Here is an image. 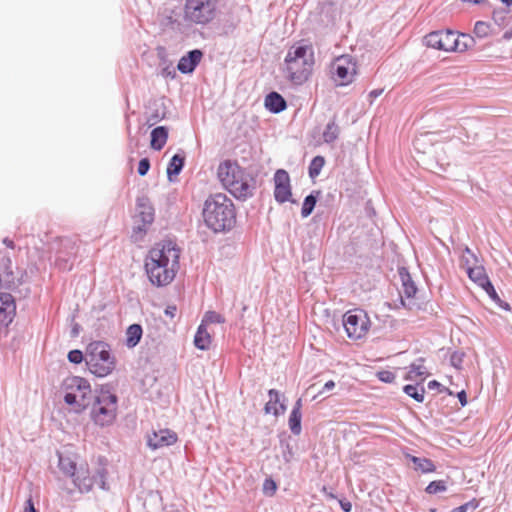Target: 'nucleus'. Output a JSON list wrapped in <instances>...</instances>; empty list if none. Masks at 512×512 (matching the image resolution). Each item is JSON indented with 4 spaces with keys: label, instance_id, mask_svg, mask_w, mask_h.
<instances>
[{
    "label": "nucleus",
    "instance_id": "1",
    "mask_svg": "<svg viewBox=\"0 0 512 512\" xmlns=\"http://www.w3.org/2000/svg\"><path fill=\"white\" fill-rule=\"evenodd\" d=\"M180 254V248L172 241L157 243L145 259L149 281L157 287L170 284L179 270Z\"/></svg>",
    "mask_w": 512,
    "mask_h": 512
},
{
    "label": "nucleus",
    "instance_id": "2",
    "mask_svg": "<svg viewBox=\"0 0 512 512\" xmlns=\"http://www.w3.org/2000/svg\"><path fill=\"white\" fill-rule=\"evenodd\" d=\"M314 65V52L311 46L296 44L289 48L282 67L287 81L300 86L310 77Z\"/></svg>",
    "mask_w": 512,
    "mask_h": 512
},
{
    "label": "nucleus",
    "instance_id": "3",
    "mask_svg": "<svg viewBox=\"0 0 512 512\" xmlns=\"http://www.w3.org/2000/svg\"><path fill=\"white\" fill-rule=\"evenodd\" d=\"M202 216L205 225L214 232L229 230L235 223V208L225 194L217 193L204 203Z\"/></svg>",
    "mask_w": 512,
    "mask_h": 512
},
{
    "label": "nucleus",
    "instance_id": "4",
    "mask_svg": "<svg viewBox=\"0 0 512 512\" xmlns=\"http://www.w3.org/2000/svg\"><path fill=\"white\" fill-rule=\"evenodd\" d=\"M222 185L236 198L246 199L253 195L255 180L236 162L225 161L217 170Z\"/></svg>",
    "mask_w": 512,
    "mask_h": 512
},
{
    "label": "nucleus",
    "instance_id": "5",
    "mask_svg": "<svg viewBox=\"0 0 512 512\" xmlns=\"http://www.w3.org/2000/svg\"><path fill=\"white\" fill-rule=\"evenodd\" d=\"M60 393L69 409L78 414L90 405L94 397L88 380L79 376L66 377L61 383Z\"/></svg>",
    "mask_w": 512,
    "mask_h": 512
},
{
    "label": "nucleus",
    "instance_id": "6",
    "mask_svg": "<svg viewBox=\"0 0 512 512\" xmlns=\"http://www.w3.org/2000/svg\"><path fill=\"white\" fill-rule=\"evenodd\" d=\"M90 416L92 421L100 427L114 423L117 416V396L109 388L102 387L95 392Z\"/></svg>",
    "mask_w": 512,
    "mask_h": 512
},
{
    "label": "nucleus",
    "instance_id": "7",
    "mask_svg": "<svg viewBox=\"0 0 512 512\" xmlns=\"http://www.w3.org/2000/svg\"><path fill=\"white\" fill-rule=\"evenodd\" d=\"M425 44L433 49L445 52H464L473 44V38L454 31H434L425 37Z\"/></svg>",
    "mask_w": 512,
    "mask_h": 512
},
{
    "label": "nucleus",
    "instance_id": "8",
    "mask_svg": "<svg viewBox=\"0 0 512 512\" xmlns=\"http://www.w3.org/2000/svg\"><path fill=\"white\" fill-rule=\"evenodd\" d=\"M86 363L90 372L98 377L109 375L115 368V359L110 353L109 346L102 341L88 345Z\"/></svg>",
    "mask_w": 512,
    "mask_h": 512
},
{
    "label": "nucleus",
    "instance_id": "9",
    "mask_svg": "<svg viewBox=\"0 0 512 512\" xmlns=\"http://www.w3.org/2000/svg\"><path fill=\"white\" fill-rule=\"evenodd\" d=\"M218 13V0H185L183 19L188 24L205 26Z\"/></svg>",
    "mask_w": 512,
    "mask_h": 512
},
{
    "label": "nucleus",
    "instance_id": "10",
    "mask_svg": "<svg viewBox=\"0 0 512 512\" xmlns=\"http://www.w3.org/2000/svg\"><path fill=\"white\" fill-rule=\"evenodd\" d=\"M343 326L349 338L361 339L370 327V320L362 310L348 311L343 316Z\"/></svg>",
    "mask_w": 512,
    "mask_h": 512
},
{
    "label": "nucleus",
    "instance_id": "11",
    "mask_svg": "<svg viewBox=\"0 0 512 512\" xmlns=\"http://www.w3.org/2000/svg\"><path fill=\"white\" fill-rule=\"evenodd\" d=\"M331 73L337 85L346 86L354 80L356 75V63L351 56H340L332 63Z\"/></svg>",
    "mask_w": 512,
    "mask_h": 512
},
{
    "label": "nucleus",
    "instance_id": "12",
    "mask_svg": "<svg viewBox=\"0 0 512 512\" xmlns=\"http://www.w3.org/2000/svg\"><path fill=\"white\" fill-rule=\"evenodd\" d=\"M134 233H143L146 227L154 221V208L150 200L143 196L137 199L136 214H135Z\"/></svg>",
    "mask_w": 512,
    "mask_h": 512
},
{
    "label": "nucleus",
    "instance_id": "13",
    "mask_svg": "<svg viewBox=\"0 0 512 512\" xmlns=\"http://www.w3.org/2000/svg\"><path fill=\"white\" fill-rule=\"evenodd\" d=\"M399 277L402 283L401 305L409 310L418 309L419 305L414 299L417 288L406 268H399Z\"/></svg>",
    "mask_w": 512,
    "mask_h": 512
},
{
    "label": "nucleus",
    "instance_id": "14",
    "mask_svg": "<svg viewBox=\"0 0 512 512\" xmlns=\"http://www.w3.org/2000/svg\"><path fill=\"white\" fill-rule=\"evenodd\" d=\"M466 272L468 277L483 290H485V292L495 303H502L483 266L476 265L474 267H468Z\"/></svg>",
    "mask_w": 512,
    "mask_h": 512
},
{
    "label": "nucleus",
    "instance_id": "15",
    "mask_svg": "<svg viewBox=\"0 0 512 512\" xmlns=\"http://www.w3.org/2000/svg\"><path fill=\"white\" fill-rule=\"evenodd\" d=\"M176 441L177 435L169 429L153 431L147 438V444L152 450L170 446Z\"/></svg>",
    "mask_w": 512,
    "mask_h": 512
},
{
    "label": "nucleus",
    "instance_id": "16",
    "mask_svg": "<svg viewBox=\"0 0 512 512\" xmlns=\"http://www.w3.org/2000/svg\"><path fill=\"white\" fill-rule=\"evenodd\" d=\"M274 181H275V191H274L275 199L280 203L288 201L291 196L290 178H289L288 173L285 170H278L275 173Z\"/></svg>",
    "mask_w": 512,
    "mask_h": 512
},
{
    "label": "nucleus",
    "instance_id": "17",
    "mask_svg": "<svg viewBox=\"0 0 512 512\" xmlns=\"http://www.w3.org/2000/svg\"><path fill=\"white\" fill-rule=\"evenodd\" d=\"M16 305L9 293H0V325L8 326L14 319Z\"/></svg>",
    "mask_w": 512,
    "mask_h": 512
},
{
    "label": "nucleus",
    "instance_id": "18",
    "mask_svg": "<svg viewBox=\"0 0 512 512\" xmlns=\"http://www.w3.org/2000/svg\"><path fill=\"white\" fill-rule=\"evenodd\" d=\"M203 57L201 50L195 49L182 56L178 62L177 69L183 74L192 73Z\"/></svg>",
    "mask_w": 512,
    "mask_h": 512
},
{
    "label": "nucleus",
    "instance_id": "19",
    "mask_svg": "<svg viewBox=\"0 0 512 512\" xmlns=\"http://www.w3.org/2000/svg\"><path fill=\"white\" fill-rule=\"evenodd\" d=\"M269 401L266 403L264 410L266 414H273L279 416L285 413L286 404L285 399L281 400L280 393L275 389H270L268 392Z\"/></svg>",
    "mask_w": 512,
    "mask_h": 512
},
{
    "label": "nucleus",
    "instance_id": "20",
    "mask_svg": "<svg viewBox=\"0 0 512 512\" xmlns=\"http://www.w3.org/2000/svg\"><path fill=\"white\" fill-rule=\"evenodd\" d=\"M73 482L81 492H88L91 490L95 481L94 478L90 476L86 464L79 465L77 473L73 477Z\"/></svg>",
    "mask_w": 512,
    "mask_h": 512
},
{
    "label": "nucleus",
    "instance_id": "21",
    "mask_svg": "<svg viewBox=\"0 0 512 512\" xmlns=\"http://www.w3.org/2000/svg\"><path fill=\"white\" fill-rule=\"evenodd\" d=\"M265 107L272 113H279L285 110L286 101L277 92H271L265 97Z\"/></svg>",
    "mask_w": 512,
    "mask_h": 512
},
{
    "label": "nucleus",
    "instance_id": "22",
    "mask_svg": "<svg viewBox=\"0 0 512 512\" xmlns=\"http://www.w3.org/2000/svg\"><path fill=\"white\" fill-rule=\"evenodd\" d=\"M428 375V371L426 367L423 365L422 361L415 362L410 365L409 370L405 376L406 380L422 382L425 380Z\"/></svg>",
    "mask_w": 512,
    "mask_h": 512
},
{
    "label": "nucleus",
    "instance_id": "23",
    "mask_svg": "<svg viewBox=\"0 0 512 512\" xmlns=\"http://www.w3.org/2000/svg\"><path fill=\"white\" fill-rule=\"evenodd\" d=\"M168 130L164 126L156 127L151 132V147L154 150H161L167 142Z\"/></svg>",
    "mask_w": 512,
    "mask_h": 512
},
{
    "label": "nucleus",
    "instance_id": "24",
    "mask_svg": "<svg viewBox=\"0 0 512 512\" xmlns=\"http://www.w3.org/2000/svg\"><path fill=\"white\" fill-rule=\"evenodd\" d=\"M78 467L76 461L70 456L59 454V468L63 473L73 478L77 473Z\"/></svg>",
    "mask_w": 512,
    "mask_h": 512
},
{
    "label": "nucleus",
    "instance_id": "25",
    "mask_svg": "<svg viewBox=\"0 0 512 512\" xmlns=\"http://www.w3.org/2000/svg\"><path fill=\"white\" fill-rule=\"evenodd\" d=\"M142 337V328L138 324H132L126 331V345L129 348L135 347Z\"/></svg>",
    "mask_w": 512,
    "mask_h": 512
},
{
    "label": "nucleus",
    "instance_id": "26",
    "mask_svg": "<svg viewBox=\"0 0 512 512\" xmlns=\"http://www.w3.org/2000/svg\"><path fill=\"white\" fill-rule=\"evenodd\" d=\"M11 266H12V262H11L10 258H5L4 259L5 274L3 277L0 275V288H2L3 286L10 288L12 286H17L20 284V281L15 282V280L13 278Z\"/></svg>",
    "mask_w": 512,
    "mask_h": 512
},
{
    "label": "nucleus",
    "instance_id": "27",
    "mask_svg": "<svg viewBox=\"0 0 512 512\" xmlns=\"http://www.w3.org/2000/svg\"><path fill=\"white\" fill-rule=\"evenodd\" d=\"M211 342V338L209 333L207 332L205 326L201 324L198 327V330L196 332L195 338H194V344L197 348L201 350L208 349Z\"/></svg>",
    "mask_w": 512,
    "mask_h": 512
},
{
    "label": "nucleus",
    "instance_id": "28",
    "mask_svg": "<svg viewBox=\"0 0 512 512\" xmlns=\"http://www.w3.org/2000/svg\"><path fill=\"white\" fill-rule=\"evenodd\" d=\"M184 165V157L176 154L172 157L168 167H167V176L170 181H172V177L178 175Z\"/></svg>",
    "mask_w": 512,
    "mask_h": 512
},
{
    "label": "nucleus",
    "instance_id": "29",
    "mask_svg": "<svg viewBox=\"0 0 512 512\" xmlns=\"http://www.w3.org/2000/svg\"><path fill=\"white\" fill-rule=\"evenodd\" d=\"M340 128L335 122H329L322 134L325 143H333L339 136Z\"/></svg>",
    "mask_w": 512,
    "mask_h": 512
},
{
    "label": "nucleus",
    "instance_id": "30",
    "mask_svg": "<svg viewBox=\"0 0 512 512\" xmlns=\"http://www.w3.org/2000/svg\"><path fill=\"white\" fill-rule=\"evenodd\" d=\"M404 392L415 399L417 402H423L424 401V393L425 389L424 387L417 385H406L404 387Z\"/></svg>",
    "mask_w": 512,
    "mask_h": 512
},
{
    "label": "nucleus",
    "instance_id": "31",
    "mask_svg": "<svg viewBox=\"0 0 512 512\" xmlns=\"http://www.w3.org/2000/svg\"><path fill=\"white\" fill-rule=\"evenodd\" d=\"M411 460L415 464L416 469L420 470L423 473H430L435 470V465L429 459L413 456Z\"/></svg>",
    "mask_w": 512,
    "mask_h": 512
},
{
    "label": "nucleus",
    "instance_id": "32",
    "mask_svg": "<svg viewBox=\"0 0 512 512\" xmlns=\"http://www.w3.org/2000/svg\"><path fill=\"white\" fill-rule=\"evenodd\" d=\"M301 420H302V413H297V412L290 413V416L288 419V425H289L291 432L294 435H299L302 431Z\"/></svg>",
    "mask_w": 512,
    "mask_h": 512
},
{
    "label": "nucleus",
    "instance_id": "33",
    "mask_svg": "<svg viewBox=\"0 0 512 512\" xmlns=\"http://www.w3.org/2000/svg\"><path fill=\"white\" fill-rule=\"evenodd\" d=\"M477 262L478 260L472 251L469 248H465L461 256V264L466 269V271L468 270V267L476 266Z\"/></svg>",
    "mask_w": 512,
    "mask_h": 512
},
{
    "label": "nucleus",
    "instance_id": "34",
    "mask_svg": "<svg viewBox=\"0 0 512 512\" xmlns=\"http://www.w3.org/2000/svg\"><path fill=\"white\" fill-rule=\"evenodd\" d=\"M324 163V158L321 156H316L313 158L309 166V175L311 178H315L320 174Z\"/></svg>",
    "mask_w": 512,
    "mask_h": 512
},
{
    "label": "nucleus",
    "instance_id": "35",
    "mask_svg": "<svg viewBox=\"0 0 512 512\" xmlns=\"http://www.w3.org/2000/svg\"><path fill=\"white\" fill-rule=\"evenodd\" d=\"M315 204H316V199L313 195H308L305 199H304V203H303V206H302V210H301V214L303 217H308L314 207H315Z\"/></svg>",
    "mask_w": 512,
    "mask_h": 512
},
{
    "label": "nucleus",
    "instance_id": "36",
    "mask_svg": "<svg viewBox=\"0 0 512 512\" xmlns=\"http://www.w3.org/2000/svg\"><path fill=\"white\" fill-rule=\"evenodd\" d=\"M490 32V25L483 21L476 22L474 26V33L479 38L487 37Z\"/></svg>",
    "mask_w": 512,
    "mask_h": 512
},
{
    "label": "nucleus",
    "instance_id": "37",
    "mask_svg": "<svg viewBox=\"0 0 512 512\" xmlns=\"http://www.w3.org/2000/svg\"><path fill=\"white\" fill-rule=\"evenodd\" d=\"M223 322H224V318L219 313H217L215 311H208L205 313L201 324H203L205 326V324L223 323Z\"/></svg>",
    "mask_w": 512,
    "mask_h": 512
},
{
    "label": "nucleus",
    "instance_id": "38",
    "mask_svg": "<svg viewBox=\"0 0 512 512\" xmlns=\"http://www.w3.org/2000/svg\"><path fill=\"white\" fill-rule=\"evenodd\" d=\"M446 484L444 481H432L429 483V485L426 487V492L429 494H436L439 492L446 491Z\"/></svg>",
    "mask_w": 512,
    "mask_h": 512
},
{
    "label": "nucleus",
    "instance_id": "39",
    "mask_svg": "<svg viewBox=\"0 0 512 512\" xmlns=\"http://www.w3.org/2000/svg\"><path fill=\"white\" fill-rule=\"evenodd\" d=\"M160 74L164 78L174 79L176 76V71L172 64H166L161 68Z\"/></svg>",
    "mask_w": 512,
    "mask_h": 512
},
{
    "label": "nucleus",
    "instance_id": "40",
    "mask_svg": "<svg viewBox=\"0 0 512 512\" xmlns=\"http://www.w3.org/2000/svg\"><path fill=\"white\" fill-rule=\"evenodd\" d=\"M380 381L385 383H391L395 380V374L388 370H383L377 374Z\"/></svg>",
    "mask_w": 512,
    "mask_h": 512
},
{
    "label": "nucleus",
    "instance_id": "41",
    "mask_svg": "<svg viewBox=\"0 0 512 512\" xmlns=\"http://www.w3.org/2000/svg\"><path fill=\"white\" fill-rule=\"evenodd\" d=\"M68 360L71 362V363H74V364H79L83 361V354L80 350H71L69 353H68Z\"/></svg>",
    "mask_w": 512,
    "mask_h": 512
},
{
    "label": "nucleus",
    "instance_id": "42",
    "mask_svg": "<svg viewBox=\"0 0 512 512\" xmlns=\"http://www.w3.org/2000/svg\"><path fill=\"white\" fill-rule=\"evenodd\" d=\"M276 489H277V486L273 480H271V479L265 480L264 485H263V490L267 495L272 496L275 493Z\"/></svg>",
    "mask_w": 512,
    "mask_h": 512
},
{
    "label": "nucleus",
    "instance_id": "43",
    "mask_svg": "<svg viewBox=\"0 0 512 512\" xmlns=\"http://www.w3.org/2000/svg\"><path fill=\"white\" fill-rule=\"evenodd\" d=\"M150 168V162L147 158H143L140 160L138 165V173L141 176H144L147 174L148 170Z\"/></svg>",
    "mask_w": 512,
    "mask_h": 512
},
{
    "label": "nucleus",
    "instance_id": "44",
    "mask_svg": "<svg viewBox=\"0 0 512 512\" xmlns=\"http://www.w3.org/2000/svg\"><path fill=\"white\" fill-rule=\"evenodd\" d=\"M334 387H335V382H334L333 380H329V381H327V382L324 384V386H323L322 390L319 392V394H318V395L323 394V393H325V392H327V391H330V390H332Z\"/></svg>",
    "mask_w": 512,
    "mask_h": 512
},
{
    "label": "nucleus",
    "instance_id": "45",
    "mask_svg": "<svg viewBox=\"0 0 512 512\" xmlns=\"http://www.w3.org/2000/svg\"><path fill=\"white\" fill-rule=\"evenodd\" d=\"M477 507L476 504H474L473 502H469V503H466V504H463L461 506H459L456 511L457 512H466L469 508H472V509H475Z\"/></svg>",
    "mask_w": 512,
    "mask_h": 512
},
{
    "label": "nucleus",
    "instance_id": "46",
    "mask_svg": "<svg viewBox=\"0 0 512 512\" xmlns=\"http://www.w3.org/2000/svg\"><path fill=\"white\" fill-rule=\"evenodd\" d=\"M461 362H462V358L461 356L457 355V354H453L451 356V364L456 367V368H460V365H461Z\"/></svg>",
    "mask_w": 512,
    "mask_h": 512
},
{
    "label": "nucleus",
    "instance_id": "47",
    "mask_svg": "<svg viewBox=\"0 0 512 512\" xmlns=\"http://www.w3.org/2000/svg\"><path fill=\"white\" fill-rule=\"evenodd\" d=\"M340 506L344 512H350L352 509V504L347 500H340Z\"/></svg>",
    "mask_w": 512,
    "mask_h": 512
},
{
    "label": "nucleus",
    "instance_id": "48",
    "mask_svg": "<svg viewBox=\"0 0 512 512\" xmlns=\"http://www.w3.org/2000/svg\"><path fill=\"white\" fill-rule=\"evenodd\" d=\"M24 512H38L35 507H34V503L32 501V499H28L26 501V505H25V508H24Z\"/></svg>",
    "mask_w": 512,
    "mask_h": 512
},
{
    "label": "nucleus",
    "instance_id": "49",
    "mask_svg": "<svg viewBox=\"0 0 512 512\" xmlns=\"http://www.w3.org/2000/svg\"><path fill=\"white\" fill-rule=\"evenodd\" d=\"M457 397L462 406H465L467 404L466 392L464 390L458 392Z\"/></svg>",
    "mask_w": 512,
    "mask_h": 512
},
{
    "label": "nucleus",
    "instance_id": "50",
    "mask_svg": "<svg viewBox=\"0 0 512 512\" xmlns=\"http://www.w3.org/2000/svg\"><path fill=\"white\" fill-rule=\"evenodd\" d=\"M301 409H302V399L299 398L295 404H294V407L293 409L291 410V412H297V413H301Z\"/></svg>",
    "mask_w": 512,
    "mask_h": 512
},
{
    "label": "nucleus",
    "instance_id": "51",
    "mask_svg": "<svg viewBox=\"0 0 512 512\" xmlns=\"http://www.w3.org/2000/svg\"><path fill=\"white\" fill-rule=\"evenodd\" d=\"M383 90L382 89H375V90H372L370 93H369V97L371 98V100L379 97L381 94H382Z\"/></svg>",
    "mask_w": 512,
    "mask_h": 512
},
{
    "label": "nucleus",
    "instance_id": "52",
    "mask_svg": "<svg viewBox=\"0 0 512 512\" xmlns=\"http://www.w3.org/2000/svg\"><path fill=\"white\" fill-rule=\"evenodd\" d=\"M165 313L169 315L170 317H174L176 313V307L175 306H168L165 310Z\"/></svg>",
    "mask_w": 512,
    "mask_h": 512
},
{
    "label": "nucleus",
    "instance_id": "53",
    "mask_svg": "<svg viewBox=\"0 0 512 512\" xmlns=\"http://www.w3.org/2000/svg\"><path fill=\"white\" fill-rule=\"evenodd\" d=\"M3 243H4L7 247H9V248H11V249H13V248H14V243H13V241H12V240H10V239H8V238H5V239L3 240Z\"/></svg>",
    "mask_w": 512,
    "mask_h": 512
},
{
    "label": "nucleus",
    "instance_id": "54",
    "mask_svg": "<svg viewBox=\"0 0 512 512\" xmlns=\"http://www.w3.org/2000/svg\"><path fill=\"white\" fill-rule=\"evenodd\" d=\"M440 386V383H438L437 381L433 380V381H430L428 383V388L429 389H434L436 387H439Z\"/></svg>",
    "mask_w": 512,
    "mask_h": 512
},
{
    "label": "nucleus",
    "instance_id": "55",
    "mask_svg": "<svg viewBox=\"0 0 512 512\" xmlns=\"http://www.w3.org/2000/svg\"><path fill=\"white\" fill-rule=\"evenodd\" d=\"M503 3H505L507 6H512V0H501Z\"/></svg>",
    "mask_w": 512,
    "mask_h": 512
},
{
    "label": "nucleus",
    "instance_id": "56",
    "mask_svg": "<svg viewBox=\"0 0 512 512\" xmlns=\"http://www.w3.org/2000/svg\"><path fill=\"white\" fill-rule=\"evenodd\" d=\"M505 38L509 39L511 37V33L506 32L504 35Z\"/></svg>",
    "mask_w": 512,
    "mask_h": 512
},
{
    "label": "nucleus",
    "instance_id": "57",
    "mask_svg": "<svg viewBox=\"0 0 512 512\" xmlns=\"http://www.w3.org/2000/svg\"><path fill=\"white\" fill-rule=\"evenodd\" d=\"M101 488L104 489L105 488V483L104 481L101 482Z\"/></svg>",
    "mask_w": 512,
    "mask_h": 512
}]
</instances>
